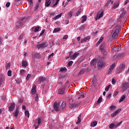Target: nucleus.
<instances>
[{"instance_id": "nucleus-1", "label": "nucleus", "mask_w": 129, "mask_h": 129, "mask_svg": "<svg viewBox=\"0 0 129 129\" xmlns=\"http://www.w3.org/2000/svg\"><path fill=\"white\" fill-rule=\"evenodd\" d=\"M61 103L60 102H55L53 104V107L54 108V110L55 111H60L61 110H63L65 107H66V102H62L61 103Z\"/></svg>"}, {"instance_id": "nucleus-2", "label": "nucleus", "mask_w": 129, "mask_h": 129, "mask_svg": "<svg viewBox=\"0 0 129 129\" xmlns=\"http://www.w3.org/2000/svg\"><path fill=\"white\" fill-rule=\"evenodd\" d=\"M118 34H119V29L117 28L115 30H113L111 33L113 39H116L118 37Z\"/></svg>"}, {"instance_id": "nucleus-3", "label": "nucleus", "mask_w": 129, "mask_h": 129, "mask_svg": "<svg viewBox=\"0 0 129 129\" xmlns=\"http://www.w3.org/2000/svg\"><path fill=\"white\" fill-rule=\"evenodd\" d=\"M125 67V63L124 62H122L119 66V68L117 69V73H120L124 68Z\"/></svg>"}, {"instance_id": "nucleus-4", "label": "nucleus", "mask_w": 129, "mask_h": 129, "mask_svg": "<svg viewBox=\"0 0 129 129\" xmlns=\"http://www.w3.org/2000/svg\"><path fill=\"white\" fill-rule=\"evenodd\" d=\"M122 85V86L121 88L123 91H125L126 90H127V88H129V83L127 82L123 83Z\"/></svg>"}, {"instance_id": "nucleus-5", "label": "nucleus", "mask_w": 129, "mask_h": 129, "mask_svg": "<svg viewBox=\"0 0 129 129\" xmlns=\"http://www.w3.org/2000/svg\"><path fill=\"white\" fill-rule=\"evenodd\" d=\"M22 27H23V22L19 20L16 23V29L18 30L20 29V28H22Z\"/></svg>"}, {"instance_id": "nucleus-6", "label": "nucleus", "mask_w": 129, "mask_h": 129, "mask_svg": "<svg viewBox=\"0 0 129 129\" xmlns=\"http://www.w3.org/2000/svg\"><path fill=\"white\" fill-rule=\"evenodd\" d=\"M48 46V43L47 42L43 43L37 45V47H38V49L40 48H46Z\"/></svg>"}, {"instance_id": "nucleus-7", "label": "nucleus", "mask_w": 129, "mask_h": 129, "mask_svg": "<svg viewBox=\"0 0 129 129\" xmlns=\"http://www.w3.org/2000/svg\"><path fill=\"white\" fill-rule=\"evenodd\" d=\"M80 105V102H76L73 104H70V108H73V107H78Z\"/></svg>"}, {"instance_id": "nucleus-8", "label": "nucleus", "mask_w": 129, "mask_h": 129, "mask_svg": "<svg viewBox=\"0 0 129 129\" xmlns=\"http://www.w3.org/2000/svg\"><path fill=\"white\" fill-rule=\"evenodd\" d=\"M115 67V64L114 63L112 64V65L110 67L109 70L107 71V73L108 75L110 74V73L112 72V70L114 69Z\"/></svg>"}, {"instance_id": "nucleus-9", "label": "nucleus", "mask_w": 129, "mask_h": 129, "mask_svg": "<svg viewBox=\"0 0 129 129\" xmlns=\"http://www.w3.org/2000/svg\"><path fill=\"white\" fill-rule=\"evenodd\" d=\"M97 66L99 68H102L104 66V62L101 60H99L98 61Z\"/></svg>"}, {"instance_id": "nucleus-10", "label": "nucleus", "mask_w": 129, "mask_h": 129, "mask_svg": "<svg viewBox=\"0 0 129 129\" xmlns=\"http://www.w3.org/2000/svg\"><path fill=\"white\" fill-rule=\"evenodd\" d=\"M15 103H11V105L9 107V111H14V109H15Z\"/></svg>"}, {"instance_id": "nucleus-11", "label": "nucleus", "mask_w": 129, "mask_h": 129, "mask_svg": "<svg viewBox=\"0 0 129 129\" xmlns=\"http://www.w3.org/2000/svg\"><path fill=\"white\" fill-rule=\"evenodd\" d=\"M121 110V108L117 109L115 111V112H114L113 113L111 114V116L112 117L115 116V115H116V114H117L118 112H120Z\"/></svg>"}, {"instance_id": "nucleus-12", "label": "nucleus", "mask_w": 129, "mask_h": 129, "mask_svg": "<svg viewBox=\"0 0 129 129\" xmlns=\"http://www.w3.org/2000/svg\"><path fill=\"white\" fill-rule=\"evenodd\" d=\"M78 56H79V53L75 52L72 56H71V60H75Z\"/></svg>"}, {"instance_id": "nucleus-13", "label": "nucleus", "mask_w": 129, "mask_h": 129, "mask_svg": "<svg viewBox=\"0 0 129 129\" xmlns=\"http://www.w3.org/2000/svg\"><path fill=\"white\" fill-rule=\"evenodd\" d=\"M43 81H46V78L43 77H40L39 78V80L37 81L38 83H41Z\"/></svg>"}, {"instance_id": "nucleus-14", "label": "nucleus", "mask_w": 129, "mask_h": 129, "mask_svg": "<svg viewBox=\"0 0 129 129\" xmlns=\"http://www.w3.org/2000/svg\"><path fill=\"white\" fill-rule=\"evenodd\" d=\"M36 88H37V87L35 86V85H34L32 87V90L31 91L32 94H36V93L37 92Z\"/></svg>"}, {"instance_id": "nucleus-15", "label": "nucleus", "mask_w": 129, "mask_h": 129, "mask_svg": "<svg viewBox=\"0 0 129 129\" xmlns=\"http://www.w3.org/2000/svg\"><path fill=\"white\" fill-rule=\"evenodd\" d=\"M103 17V12H101L100 14H98L96 18V21H97V20H99L100 18H102Z\"/></svg>"}, {"instance_id": "nucleus-16", "label": "nucleus", "mask_w": 129, "mask_h": 129, "mask_svg": "<svg viewBox=\"0 0 129 129\" xmlns=\"http://www.w3.org/2000/svg\"><path fill=\"white\" fill-rule=\"evenodd\" d=\"M17 108L15 110V112L14 113V116L15 117H18V115L19 114V107L17 106Z\"/></svg>"}, {"instance_id": "nucleus-17", "label": "nucleus", "mask_w": 129, "mask_h": 129, "mask_svg": "<svg viewBox=\"0 0 129 129\" xmlns=\"http://www.w3.org/2000/svg\"><path fill=\"white\" fill-rule=\"evenodd\" d=\"M82 18L81 23H83L84 22H86L87 16H86V15L83 16Z\"/></svg>"}, {"instance_id": "nucleus-18", "label": "nucleus", "mask_w": 129, "mask_h": 129, "mask_svg": "<svg viewBox=\"0 0 129 129\" xmlns=\"http://www.w3.org/2000/svg\"><path fill=\"white\" fill-rule=\"evenodd\" d=\"M105 45L104 44V43H102L100 45V49L101 50V51H102V52H104V47H105Z\"/></svg>"}, {"instance_id": "nucleus-19", "label": "nucleus", "mask_w": 129, "mask_h": 129, "mask_svg": "<svg viewBox=\"0 0 129 129\" xmlns=\"http://www.w3.org/2000/svg\"><path fill=\"white\" fill-rule=\"evenodd\" d=\"M22 66L23 67H27L28 66V62L26 60L22 61Z\"/></svg>"}, {"instance_id": "nucleus-20", "label": "nucleus", "mask_w": 129, "mask_h": 129, "mask_svg": "<svg viewBox=\"0 0 129 129\" xmlns=\"http://www.w3.org/2000/svg\"><path fill=\"white\" fill-rule=\"evenodd\" d=\"M97 124V121H94L91 122V127H94Z\"/></svg>"}, {"instance_id": "nucleus-21", "label": "nucleus", "mask_w": 129, "mask_h": 129, "mask_svg": "<svg viewBox=\"0 0 129 129\" xmlns=\"http://www.w3.org/2000/svg\"><path fill=\"white\" fill-rule=\"evenodd\" d=\"M64 91L62 89H59L58 90V94H64Z\"/></svg>"}, {"instance_id": "nucleus-22", "label": "nucleus", "mask_w": 129, "mask_h": 129, "mask_svg": "<svg viewBox=\"0 0 129 129\" xmlns=\"http://www.w3.org/2000/svg\"><path fill=\"white\" fill-rule=\"evenodd\" d=\"M50 0H46L45 6L46 7H49L50 6V4H51V2H50Z\"/></svg>"}, {"instance_id": "nucleus-23", "label": "nucleus", "mask_w": 129, "mask_h": 129, "mask_svg": "<svg viewBox=\"0 0 129 129\" xmlns=\"http://www.w3.org/2000/svg\"><path fill=\"white\" fill-rule=\"evenodd\" d=\"M80 122H81V114H80L78 117V120L76 122L77 124H78Z\"/></svg>"}, {"instance_id": "nucleus-24", "label": "nucleus", "mask_w": 129, "mask_h": 129, "mask_svg": "<svg viewBox=\"0 0 129 129\" xmlns=\"http://www.w3.org/2000/svg\"><path fill=\"white\" fill-rule=\"evenodd\" d=\"M97 61V59L94 58L91 62V65H94L95 64H96Z\"/></svg>"}, {"instance_id": "nucleus-25", "label": "nucleus", "mask_w": 129, "mask_h": 129, "mask_svg": "<svg viewBox=\"0 0 129 129\" xmlns=\"http://www.w3.org/2000/svg\"><path fill=\"white\" fill-rule=\"evenodd\" d=\"M61 16H62V13H60L59 14H58V15L54 17L53 19L54 20H57V19H59L61 18Z\"/></svg>"}, {"instance_id": "nucleus-26", "label": "nucleus", "mask_w": 129, "mask_h": 129, "mask_svg": "<svg viewBox=\"0 0 129 129\" xmlns=\"http://www.w3.org/2000/svg\"><path fill=\"white\" fill-rule=\"evenodd\" d=\"M85 73V69H83L81 70L80 72L79 73V75H83Z\"/></svg>"}, {"instance_id": "nucleus-27", "label": "nucleus", "mask_w": 129, "mask_h": 129, "mask_svg": "<svg viewBox=\"0 0 129 129\" xmlns=\"http://www.w3.org/2000/svg\"><path fill=\"white\" fill-rule=\"evenodd\" d=\"M109 128L110 129H112L113 128H115V124L114 123H112L109 125Z\"/></svg>"}, {"instance_id": "nucleus-28", "label": "nucleus", "mask_w": 129, "mask_h": 129, "mask_svg": "<svg viewBox=\"0 0 129 129\" xmlns=\"http://www.w3.org/2000/svg\"><path fill=\"white\" fill-rule=\"evenodd\" d=\"M125 99V95H123L121 97L119 101V102H121L122 101H123Z\"/></svg>"}, {"instance_id": "nucleus-29", "label": "nucleus", "mask_w": 129, "mask_h": 129, "mask_svg": "<svg viewBox=\"0 0 129 129\" xmlns=\"http://www.w3.org/2000/svg\"><path fill=\"white\" fill-rule=\"evenodd\" d=\"M119 6V4L115 3L112 7V9H117V8H118Z\"/></svg>"}, {"instance_id": "nucleus-30", "label": "nucleus", "mask_w": 129, "mask_h": 129, "mask_svg": "<svg viewBox=\"0 0 129 129\" xmlns=\"http://www.w3.org/2000/svg\"><path fill=\"white\" fill-rule=\"evenodd\" d=\"M61 29L59 28H54L53 33H57V32H60Z\"/></svg>"}, {"instance_id": "nucleus-31", "label": "nucleus", "mask_w": 129, "mask_h": 129, "mask_svg": "<svg viewBox=\"0 0 129 129\" xmlns=\"http://www.w3.org/2000/svg\"><path fill=\"white\" fill-rule=\"evenodd\" d=\"M21 22H22V23H23L25 22H27V21H28V18H23L20 19V20Z\"/></svg>"}, {"instance_id": "nucleus-32", "label": "nucleus", "mask_w": 129, "mask_h": 129, "mask_svg": "<svg viewBox=\"0 0 129 129\" xmlns=\"http://www.w3.org/2000/svg\"><path fill=\"white\" fill-rule=\"evenodd\" d=\"M115 108H116V107L114 105H112L109 107V109L110 110H115Z\"/></svg>"}, {"instance_id": "nucleus-33", "label": "nucleus", "mask_w": 129, "mask_h": 129, "mask_svg": "<svg viewBox=\"0 0 129 129\" xmlns=\"http://www.w3.org/2000/svg\"><path fill=\"white\" fill-rule=\"evenodd\" d=\"M121 12H122L121 15H120V17H122V16H124V14H126V11H125L123 8L121 10Z\"/></svg>"}, {"instance_id": "nucleus-34", "label": "nucleus", "mask_w": 129, "mask_h": 129, "mask_svg": "<svg viewBox=\"0 0 129 129\" xmlns=\"http://www.w3.org/2000/svg\"><path fill=\"white\" fill-rule=\"evenodd\" d=\"M34 57H35V58H41V54H40V53H36V54H35Z\"/></svg>"}, {"instance_id": "nucleus-35", "label": "nucleus", "mask_w": 129, "mask_h": 129, "mask_svg": "<svg viewBox=\"0 0 129 129\" xmlns=\"http://www.w3.org/2000/svg\"><path fill=\"white\" fill-rule=\"evenodd\" d=\"M25 114L26 116H27V117H30V113L29 112V111L26 110L25 112Z\"/></svg>"}, {"instance_id": "nucleus-36", "label": "nucleus", "mask_w": 129, "mask_h": 129, "mask_svg": "<svg viewBox=\"0 0 129 129\" xmlns=\"http://www.w3.org/2000/svg\"><path fill=\"white\" fill-rule=\"evenodd\" d=\"M85 24L82 25V26L79 28V29L80 31H82V30H84V29H85Z\"/></svg>"}, {"instance_id": "nucleus-37", "label": "nucleus", "mask_w": 129, "mask_h": 129, "mask_svg": "<svg viewBox=\"0 0 129 129\" xmlns=\"http://www.w3.org/2000/svg\"><path fill=\"white\" fill-rule=\"evenodd\" d=\"M114 51H116V52H118V51L120 50V47H114L113 48Z\"/></svg>"}, {"instance_id": "nucleus-38", "label": "nucleus", "mask_w": 129, "mask_h": 129, "mask_svg": "<svg viewBox=\"0 0 129 129\" xmlns=\"http://www.w3.org/2000/svg\"><path fill=\"white\" fill-rule=\"evenodd\" d=\"M25 72H26V71H25V70H21L20 71L21 75H22V76H24V75H25Z\"/></svg>"}, {"instance_id": "nucleus-39", "label": "nucleus", "mask_w": 129, "mask_h": 129, "mask_svg": "<svg viewBox=\"0 0 129 129\" xmlns=\"http://www.w3.org/2000/svg\"><path fill=\"white\" fill-rule=\"evenodd\" d=\"M123 53H120L117 55V58H122V57H123Z\"/></svg>"}, {"instance_id": "nucleus-40", "label": "nucleus", "mask_w": 129, "mask_h": 129, "mask_svg": "<svg viewBox=\"0 0 129 129\" xmlns=\"http://www.w3.org/2000/svg\"><path fill=\"white\" fill-rule=\"evenodd\" d=\"M39 3H37L35 5V8L34 9L35 11H37L38 10V8H39Z\"/></svg>"}, {"instance_id": "nucleus-41", "label": "nucleus", "mask_w": 129, "mask_h": 129, "mask_svg": "<svg viewBox=\"0 0 129 129\" xmlns=\"http://www.w3.org/2000/svg\"><path fill=\"white\" fill-rule=\"evenodd\" d=\"M122 123V121H120L119 122L117 123L116 124H115V128H116L117 126L120 125V124Z\"/></svg>"}, {"instance_id": "nucleus-42", "label": "nucleus", "mask_w": 129, "mask_h": 129, "mask_svg": "<svg viewBox=\"0 0 129 129\" xmlns=\"http://www.w3.org/2000/svg\"><path fill=\"white\" fill-rule=\"evenodd\" d=\"M72 54H73V51H71L69 52V56L66 57V59H69V58H71V55H72Z\"/></svg>"}, {"instance_id": "nucleus-43", "label": "nucleus", "mask_w": 129, "mask_h": 129, "mask_svg": "<svg viewBox=\"0 0 129 129\" xmlns=\"http://www.w3.org/2000/svg\"><path fill=\"white\" fill-rule=\"evenodd\" d=\"M110 3H111V0H108L105 5V7H107V6H108Z\"/></svg>"}, {"instance_id": "nucleus-44", "label": "nucleus", "mask_w": 129, "mask_h": 129, "mask_svg": "<svg viewBox=\"0 0 129 129\" xmlns=\"http://www.w3.org/2000/svg\"><path fill=\"white\" fill-rule=\"evenodd\" d=\"M31 76H32V75L28 74L26 77V80H29L31 78Z\"/></svg>"}, {"instance_id": "nucleus-45", "label": "nucleus", "mask_w": 129, "mask_h": 129, "mask_svg": "<svg viewBox=\"0 0 129 129\" xmlns=\"http://www.w3.org/2000/svg\"><path fill=\"white\" fill-rule=\"evenodd\" d=\"M110 86H111V85H109L108 86H107L105 89V91H108V90H109Z\"/></svg>"}, {"instance_id": "nucleus-46", "label": "nucleus", "mask_w": 129, "mask_h": 129, "mask_svg": "<svg viewBox=\"0 0 129 129\" xmlns=\"http://www.w3.org/2000/svg\"><path fill=\"white\" fill-rule=\"evenodd\" d=\"M24 38V34H21L20 36L18 37V40H22Z\"/></svg>"}, {"instance_id": "nucleus-47", "label": "nucleus", "mask_w": 129, "mask_h": 129, "mask_svg": "<svg viewBox=\"0 0 129 129\" xmlns=\"http://www.w3.org/2000/svg\"><path fill=\"white\" fill-rule=\"evenodd\" d=\"M6 67L7 69H8V68H10V67H11V63L10 62L6 63Z\"/></svg>"}, {"instance_id": "nucleus-48", "label": "nucleus", "mask_w": 129, "mask_h": 129, "mask_svg": "<svg viewBox=\"0 0 129 129\" xmlns=\"http://www.w3.org/2000/svg\"><path fill=\"white\" fill-rule=\"evenodd\" d=\"M41 122H42V119H41V118H38V125H40V124H41Z\"/></svg>"}, {"instance_id": "nucleus-49", "label": "nucleus", "mask_w": 129, "mask_h": 129, "mask_svg": "<svg viewBox=\"0 0 129 129\" xmlns=\"http://www.w3.org/2000/svg\"><path fill=\"white\" fill-rule=\"evenodd\" d=\"M102 52L103 53V58H105V57L106 56V54H107L106 53V51H105V50H104V51H102Z\"/></svg>"}, {"instance_id": "nucleus-50", "label": "nucleus", "mask_w": 129, "mask_h": 129, "mask_svg": "<svg viewBox=\"0 0 129 129\" xmlns=\"http://www.w3.org/2000/svg\"><path fill=\"white\" fill-rule=\"evenodd\" d=\"M101 101H102V97H100L97 101V103H100V102H101Z\"/></svg>"}, {"instance_id": "nucleus-51", "label": "nucleus", "mask_w": 129, "mask_h": 129, "mask_svg": "<svg viewBox=\"0 0 129 129\" xmlns=\"http://www.w3.org/2000/svg\"><path fill=\"white\" fill-rule=\"evenodd\" d=\"M72 64H73V61H70L68 62V66L69 67H70V66H71V65H72Z\"/></svg>"}, {"instance_id": "nucleus-52", "label": "nucleus", "mask_w": 129, "mask_h": 129, "mask_svg": "<svg viewBox=\"0 0 129 129\" xmlns=\"http://www.w3.org/2000/svg\"><path fill=\"white\" fill-rule=\"evenodd\" d=\"M39 30H40V27L38 26L35 28L34 32H38Z\"/></svg>"}, {"instance_id": "nucleus-53", "label": "nucleus", "mask_w": 129, "mask_h": 129, "mask_svg": "<svg viewBox=\"0 0 129 129\" xmlns=\"http://www.w3.org/2000/svg\"><path fill=\"white\" fill-rule=\"evenodd\" d=\"M66 68H61L60 70V72H64V71H66Z\"/></svg>"}, {"instance_id": "nucleus-54", "label": "nucleus", "mask_w": 129, "mask_h": 129, "mask_svg": "<svg viewBox=\"0 0 129 129\" xmlns=\"http://www.w3.org/2000/svg\"><path fill=\"white\" fill-rule=\"evenodd\" d=\"M8 76H12V71L11 70L8 71Z\"/></svg>"}, {"instance_id": "nucleus-55", "label": "nucleus", "mask_w": 129, "mask_h": 129, "mask_svg": "<svg viewBox=\"0 0 129 129\" xmlns=\"http://www.w3.org/2000/svg\"><path fill=\"white\" fill-rule=\"evenodd\" d=\"M81 13V9H79L78 11L76 13V15L77 16H79V14Z\"/></svg>"}, {"instance_id": "nucleus-56", "label": "nucleus", "mask_w": 129, "mask_h": 129, "mask_svg": "<svg viewBox=\"0 0 129 129\" xmlns=\"http://www.w3.org/2000/svg\"><path fill=\"white\" fill-rule=\"evenodd\" d=\"M61 89L65 91V90H66V85H64L63 86H62Z\"/></svg>"}, {"instance_id": "nucleus-57", "label": "nucleus", "mask_w": 129, "mask_h": 129, "mask_svg": "<svg viewBox=\"0 0 129 129\" xmlns=\"http://www.w3.org/2000/svg\"><path fill=\"white\" fill-rule=\"evenodd\" d=\"M86 41H87V40H86V38H85L83 39H81V43H83V42H86Z\"/></svg>"}, {"instance_id": "nucleus-58", "label": "nucleus", "mask_w": 129, "mask_h": 129, "mask_svg": "<svg viewBox=\"0 0 129 129\" xmlns=\"http://www.w3.org/2000/svg\"><path fill=\"white\" fill-rule=\"evenodd\" d=\"M44 33H45V30L44 29L42 30V32H41V33H40V34L39 35V37H41V36H42L44 34Z\"/></svg>"}, {"instance_id": "nucleus-59", "label": "nucleus", "mask_w": 129, "mask_h": 129, "mask_svg": "<svg viewBox=\"0 0 129 129\" xmlns=\"http://www.w3.org/2000/svg\"><path fill=\"white\" fill-rule=\"evenodd\" d=\"M24 100H23V99H20L18 101V102L19 103H23Z\"/></svg>"}, {"instance_id": "nucleus-60", "label": "nucleus", "mask_w": 129, "mask_h": 129, "mask_svg": "<svg viewBox=\"0 0 129 129\" xmlns=\"http://www.w3.org/2000/svg\"><path fill=\"white\" fill-rule=\"evenodd\" d=\"M68 35H64V36L63 37V38H62V39H63V40H65V39H68Z\"/></svg>"}, {"instance_id": "nucleus-61", "label": "nucleus", "mask_w": 129, "mask_h": 129, "mask_svg": "<svg viewBox=\"0 0 129 129\" xmlns=\"http://www.w3.org/2000/svg\"><path fill=\"white\" fill-rule=\"evenodd\" d=\"M10 6H11V3L10 2H8L6 4V7L9 8V7H10Z\"/></svg>"}, {"instance_id": "nucleus-62", "label": "nucleus", "mask_w": 129, "mask_h": 129, "mask_svg": "<svg viewBox=\"0 0 129 129\" xmlns=\"http://www.w3.org/2000/svg\"><path fill=\"white\" fill-rule=\"evenodd\" d=\"M54 56V53H52L50 55H49L48 56V59H50V58H51V57H52V56Z\"/></svg>"}, {"instance_id": "nucleus-63", "label": "nucleus", "mask_w": 129, "mask_h": 129, "mask_svg": "<svg viewBox=\"0 0 129 129\" xmlns=\"http://www.w3.org/2000/svg\"><path fill=\"white\" fill-rule=\"evenodd\" d=\"M102 41H103V37H101L98 41L100 42V43H101Z\"/></svg>"}, {"instance_id": "nucleus-64", "label": "nucleus", "mask_w": 129, "mask_h": 129, "mask_svg": "<svg viewBox=\"0 0 129 129\" xmlns=\"http://www.w3.org/2000/svg\"><path fill=\"white\" fill-rule=\"evenodd\" d=\"M69 16L71 18V17H72V12L70 11L69 12Z\"/></svg>"}]
</instances>
